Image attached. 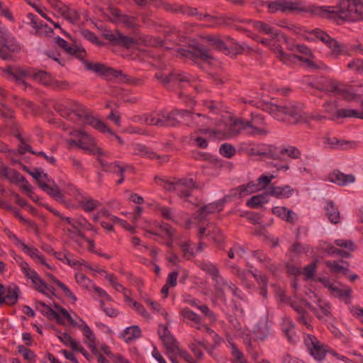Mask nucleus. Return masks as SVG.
<instances>
[{
  "label": "nucleus",
  "instance_id": "5",
  "mask_svg": "<svg viewBox=\"0 0 363 363\" xmlns=\"http://www.w3.org/2000/svg\"><path fill=\"white\" fill-rule=\"evenodd\" d=\"M183 120L189 126H196V131L201 134L209 135V137H218L221 130L220 129H211L208 127L211 125V119L201 113H194L189 111H184Z\"/></svg>",
  "mask_w": 363,
  "mask_h": 363
},
{
  "label": "nucleus",
  "instance_id": "3",
  "mask_svg": "<svg viewBox=\"0 0 363 363\" xmlns=\"http://www.w3.org/2000/svg\"><path fill=\"white\" fill-rule=\"evenodd\" d=\"M62 221L65 223L64 230L67 235L80 247L82 246V240L86 239L82 230L97 233L94 226L84 218H62Z\"/></svg>",
  "mask_w": 363,
  "mask_h": 363
},
{
  "label": "nucleus",
  "instance_id": "4",
  "mask_svg": "<svg viewBox=\"0 0 363 363\" xmlns=\"http://www.w3.org/2000/svg\"><path fill=\"white\" fill-rule=\"evenodd\" d=\"M155 78L165 86L172 84L181 89L189 90L192 88L199 91V85L196 83V78L191 77L187 73L174 72L169 74H164L158 72L155 74Z\"/></svg>",
  "mask_w": 363,
  "mask_h": 363
},
{
  "label": "nucleus",
  "instance_id": "15",
  "mask_svg": "<svg viewBox=\"0 0 363 363\" xmlns=\"http://www.w3.org/2000/svg\"><path fill=\"white\" fill-rule=\"evenodd\" d=\"M179 54L192 60L207 61L212 57L209 51L203 45L199 44L190 45L188 50L180 49Z\"/></svg>",
  "mask_w": 363,
  "mask_h": 363
},
{
  "label": "nucleus",
  "instance_id": "58",
  "mask_svg": "<svg viewBox=\"0 0 363 363\" xmlns=\"http://www.w3.org/2000/svg\"><path fill=\"white\" fill-rule=\"evenodd\" d=\"M324 111L331 116V119L336 120L335 118V113L337 112L338 104L336 101H328L323 104Z\"/></svg>",
  "mask_w": 363,
  "mask_h": 363
},
{
  "label": "nucleus",
  "instance_id": "54",
  "mask_svg": "<svg viewBox=\"0 0 363 363\" xmlns=\"http://www.w3.org/2000/svg\"><path fill=\"white\" fill-rule=\"evenodd\" d=\"M36 308L50 320H53L55 318L58 317L56 311H53L50 306H47L42 301L36 302Z\"/></svg>",
  "mask_w": 363,
  "mask_h": 363
},
{
  "label": "nucleus",
  "instance_id": "48",
  "mask_svg": "<svg viewBox=\"0 0 363 363\" xmlns=\"http://www.w3.org/2000/svg\"><path fill=\"white\" fill-rule=\"evenodd\" d=\"M6 72L10 77L15 79L19 84H25L24 78L26 76V72L18 67H7L5 69Z\"/></svg>",
  "mask_w": 363,
  "mask_h": 363
},
{
  "label": "nucleus",
  "instance_id": "27",
  "mask_svg": "<svg viewBox=\"0 0 363 363\" xmlns=\"http://www.w3.org/2000/svg\"><path fill=\"white\" fill-rule=\"evenodd\" d=\"M134 154L148 159L160 160L161 162H167L169 158L168 155L159 156L151 149L142 144H137L134 147Z\"/></svg>",
  "mask_w": 363,
  "mask_h": 363
},
{
  "label": "nucleus",
  "instance_id": "37",
  "mask_svg": "<svg viewBox=\"0 0 363 363\" xmlns=\"http://www.w3.org/2000/svg\"><path fill=\"white\" fill-rule=\"evenodd\" d=\"M213 137H209V135L201 134L199 131H195L189 136V140L191 144L200 148H206L208 147V140Z\"/></svg>",
  "mask_w": 363,
  "mask_h": 363
},
{
  "label": "nucleus",
  "instance_id": "62",
  "mask_svg": "<svg viewBox=\"0 0 363 363\" xmlns=\"http://www.w3.org/2000/svg\"><path fill=\"white\" fill-rule=\"evenodd\" d=\"M20 267L23 273L24 274L25 277L27 279H29L30 280L33 279H37V276H38V274L34 269L30 268L27 262H21L20 264Z\"/></svg>",
  "mask_w": 363,
  "mask_h": 363
},
{
  "label": "nucleus",
  "instance_id": "28",
  "mask_svg": "<svg viewBox=\"0 0 363 363\" xmlns=\"http://www.w3.org/2000/svg\"><path fill=\"white\" fill-rule=\"evenodd\" d=\"M303 302L311 311L316 314L318 318L321 319L324 316H329L330 314V307L329 304L320 298H318L315 303L317 307L311 305L307 301L303 300Z\"/></svg>",
  "mask_w": 363,
  "mask_h": 363
},
{
  "label": "nucleus",
  "instance_id": "33",
  "mask_svg": "<svg viewBox=\"0 0 363 363\" xmlns=\"http://www.w3.org/2000/svg\"><path fill=\"white\" fill-rule=\"evenodd\" d=\"M206 40L210 43V45L214 46L216 49L224 51L225 54L228 53V48L226 43H228L230 45L235 44L233 40L229 37H226V42H224L219 36L208 35L205 38Z\"/></svg>",
  "mask_w": 363,
  "mask_h": 363
},
{
  "label": "nucleus",
  "instance_id": "11",
  "mask_svg": "<svg viewBox=\"0 0 363 363\" xmlns=\"http://www.w3.org/2000/svg\"><path fill=\"white\" fill-rule=\"evenodd\" d=\"M304 343L308 351L316 360H323L325 354L329 352V347L320 342L318 338L313 335H307L304 337Z\"/></svg>",
  "mask_w": 363,
  "mask_h": 363
},
{
  "label": "nucleus",
  "instance_id": "21",
  "mask_svg": "<svg viewBox=\"0 0 363 363\" xmlns=\"http://www.w3.org/2000/svg\"><path fill=\"white\" fill-rule=\"evenodd\" d=\"M198 237L200 240L206 236H209L215 242H221L223 236L221 230L213 223H208L206 226L198 225Z\"/></svg>",
  "mask_w": 363,
  "mask_h": 363
},
{
  "label": "nucleus",
  "instance_id": "34",
  "mask_svg": "<svg viewBox=\"0 0 363 363\" xmlns=\"http://www.w3.org/2000/svg\"><path fill=\"white\" fill-rule=\"evenodd\" d=\"M274 146L272 145H262L260 147H252L249 150L250 155H258L261 156L265 160H273L274 157Z\"/></svg>",
  "mask_w": 363,
  "mask_h": 363
},
{
  "label": "nucleus",
  "instance_id": "12",
  "mask_svg": "<svg viewBox=\"0 0 363 363\" xmlns=\"http://www.w3.org/2000/svg\"><path fill=\"white\" fill-rule=\"evenodd\" d=\"M70 134L79 138L77 147L84 150L89 154L100 155L101 153V150L96 145L95 140L86 133L77 130L72 132Z\"/></svg>",
  "mask_w": 363,
  "mask_h": 363
},
{
  "label": "nucleus",
  "instance_id": "63",
  "mask_svg": "<svg viewBox=\"0 0 363 363\" xmlns=\"http://www.w3.org/2000/svg\"><path fill=\"white\" fill-rule=\"evenodd\" d=\"M325 264L334 273L341 272L345 274L349 271L348 268L341 266L337 261H326Z\"/></svg>",
  "mask_w": 363,
  "mask_h": 363
},
{
  "label": "nucleus",
  "instance_id": "20",
  "mask_svg": "<svg viewBox=\"0 0 363 363\" xmlns=\"http://www.w3.org/2000/svg\"><path fill=\"white\" fill-rule=\"evenodd\" d=\"M2 31L4 34L1 33L0 38H3V40L0 42V51L8 57L1 59L4 60H12L13 55L20 52L21 47L13 39L5 38L6 33L4 30H2Z\"/></svg>",
  "mask_w": 363,
  "mask_h": 363
},
{
  "label": "nucleus",
  "instance_id": "43",
  "mask_svg": "<svg viewBox=\"0 0 363 363\" xmlns=\"http://www.w3.org/2000/svg\"><path fill=\"white\" fill-rule=\"evenodd\" d=\"M183 38L184 36L181 35L180 33L175 28H170L169 30L165 32V48H170L169 47V43H172L173 45L179 44V43L183 41Z\"/></svg>",
  "mask_w": 363,
  "mask_h": 363
},
{
  "label": "nucleus",
  "instance_id": "6",
  "mask_svg": "<svg viewBox=\"0 0 363 363\" xmlns=\"http://www.w3.org/2000/svg\"><path fill=\"white\" fill-rule=\"evenodd\" d=\"M164 188L167 191L175 192L181 199H184L187 201L191 191L197 188V185L193 179L183 178L165 182Z\"/></svg>",
  "mask_w": 363,
  "mask_h": 363
},
{
  "label": "nucleus",
  "instance_id": "26",
  "mask_svg": "<svg viewBox=\"0 0 363 363\" xmlns=\"http://www.w3.org/2000/svg\"><path fill=\"white\" fill-rule=\"evenodd\" d=\"M53 255L60 261L67 264L71 267H79L84 264L82 259L78 258L69 252L65 250L64 252H54Z\"/></svg>",
  "mask_w": 363,
  "mask_h": 363
},
{
  "label": "nucleus",
  "instance_id": "60",
  "mask_svg": "<svg viewBox=\"0 0 363 363\" xmlns=\"http://www.w3.org/2000/svg\"><path fill=\"white\" fill-rule=\"evenodd\" d=\"M14 172L16 174V175L15 176L16 180H11V179H7V180L12 183L21 184V187L22 189H23L25 191L30 192V191H31L30 185L26 180V179L16 170H14Z\"/></svg>",
  "mask_w": 363,
  "mask_h": 363
},
{
  "label": "nucleus",
  "instance_id": "24",
  "mask_svg": "<svg viewBox=\"0 0 363 363\" xmlns=\"http://www.w3.org/2000/svg\"><path fill=\"white\" fill-rule=\"evenodd\" d=\"M223 210V203L221 201L208 203L200 208L195 213L194 218L199 223L206 219V218L213 213H219Z\"/></svg>",
  "mask_w": 363,
  "mask_h": 363
},
{
  "label": "nucleus",
  "instance_id": "16",
  "mask_svg": "<svg viewBox=\"0 0 363 363\" xmlns=\"http://www.w3.org/2000/svg\"><path fill=\"white\" fill-rule=\"evenodd\" d=\"M268 11L274 13L277 11L282 13L298 11L299 1H292L288 0H276L266 1Z\"/></svg>",
  "mask_w": 363,
  "mask_h": 363
},
{
  "label": "nucleus",
  "instance_id": "17",
  "mask_svg": "<svg viewBox=\"0 0 363 363\" xmlns=\"http://www.w3.org/2000/svg\"><path fill=\"white\" fill-rule=\"evenodd\" d=\"M199 267L213 277L216 282V288L218 290H228L234 293V289L219 276V272L216 265L211 262H204L201 263Z\"/></svg>",
  "mask_w": 363,
  "mask_h": 363
},
{
  "label": "nucleus",
  "instance_id": "19",
  "mask_svg": "<svg viewBox=\"0 0 363 363\" xmlns=\"http://www.w3.org/2000/svg\"><path fill=\"white\" fill-rule=\"evenodd\" d=\"M84 65L87 69L106 77H125L121 70H115L99 62H85Z\"/></svg>",
  "mask_w": 363,
  "mask_h": 363
},
{
  "label": "nucleus",
  "instance_id": "53",
  "mask_svg": "<svg viewBox=\"0 0 363 363\" xmlns=\"http://www.w3.org/2000/svg\"><path fill=\"white\" fill-rule=\"evenodd\" d=\"M33 78L36 82L44 85H51L52 79L51 75L44 71H38L33 74Z\"/></svg>",
  "mask_w": 363,
  "mask_h": 363
},
{
  "label": "nucleus",
  "instance_id": "14",
  "mask_svg": "<svg viewBox=\"0 0 363 363\" xmlns=\"http://www.w3.org/2000/svg\"><path fill=\"white\" fill-rule=\"evenodd\" d=\"M247 134L250 135L264 136L269 133L264 118L259 114L252 115L250 121H247Z\"/></svg>",
  "mask_w": 363,
  "mask_h": 363
},
{
  "label": "nucleus",
  "instance_id": "2",
  "mask_svg": "<svg viewBox=\"0 0 363 363\" xmlns=\"http://www.w3.org/2000/svg\"><path fill=\"white\" fill-rule=\"evenodd\" d=\"M54 108L62 117L69 118L77 123L78 126L89 125L99 131L106 130L109 131L106 128V124L94 117L86 108L76 101H61L55 104Z\"/></svg>",
  "mask_w": 363,
  "mask_h": 363
},
{
  "label": "nucleus",
  "instance_id": "13",
  "mask_svg": "<svg viewBox=\"0 0 363 363\" xmlns=\"http://www.w3.org/2000/svg\"><path fill=\"white\" fill-rule=\"evenodd\" d=\"M52 9L62 18L72 23H75L79 19V14L60 0H48Z\"/></svg>",
  "mask_w": 363,
  "mask_h": 363
},
{
  "label": "nucleus",
  "instance_id": "61",
  "mask_svg": "<svg viewBox=\"0 0 363 363\" xmlns=\"http://www.w3.org/2000/svg\"><path fill=\"white\" fill-rule=\"evenodd\" d=\"M348 69L356 72L359 74H363V60L359 58H356L351 60L347 65Z\"/></svg>",
  "mask_w": 363,
  "mask_h": 363
},
{
  "label": "nucleus",
  "instance_id": "50",
  "mask_svg": "<svg viewBox=\"0 0 363 363\" xmlns=\"http://www.w3.org/2000/svg\"><path fill=\"white\" fill-rule=\"evenodd\" d=\"M267 194H259L252 196L247 201V206L250 208H258L268 202Z\"/></svg>",
  "mask_w": 363,
  "mask_h": 363
},
{
  "label": "nucleus",
  "instance_id": "64",
  "mask_svg": "<svg viewBox=\"0 0 363 363\" xmlns=\"http://www.w3.org/2000/svg\"><path fill=\"white\" fill-rule=\"evenodd\" d=\"M80 321L82 322L81 330L89 340V346L92 347L94 344V335L91 328L82 319Z\"/></svg>",
  "mask_w": 363,
  "mask_h": 363
},
{
  "label": "nucleus",
  "instance_id": "1",
  "mask_svg": "<svg viewBox=\"0 0 363 363\" xmlns=\"http://www.w3.org/2000/svg\"><path fill=\"white\" fill-rule=\"evenodd\" d=\"M298 11L330 20L357 21L363 19V0H339L334 6L305 5L299 1Z\"/></svg>",
  "mask_w": 363,
  "mask_h": 363
},
{
  "label": "nucleus",
  "instance_id": "39",
  "mask_svg": "<svg viewBox=\"0 0 363 363\" xmlns=\"http://www.w3.org/2000/svg\"><path fill=\"white\" fill-rule=\"evenodd\" d=\"M324 143L328 145L329 148L332 149H347V146L350 148L354 147L355 144L349 141L340 140L336 138L325 137Z\"/></svg>",
  "mask_w": 363,
  "mask_h": 363
},
{
  "label": "nucleus",
  "instance_id": "49",
  "mask_svg": "<svg viewBox=\"0 0 363 363\" xmlns=\"http://www.w3.org/2000/svg\"><path fill=\"white\" fill-rule=\"evenodd\" d=\"M178 246L184 259L189 260L195 256V252L191 247V242L189 240L180 241L178 243Z\"/></svg>",
  "mask_w": 363,
  "mask_h": 363
},
{
  "label": "nucleus",
  "instance_id": "57",
  "mask_svg": "<svg viewBox=\"0 0 363 363\" xmlns=\"http://www.w3.org/2000/svg\"><path fill=\"white\" fill-rule=\"evenodd\" d=\"M357 111L355 109L350 108H339L335 113V118H357Z\"/></svg>",
  "mask_w": 363,
  "mask_h": 363
},
{
  "label": "nucleus",
  "instance_id": "23",
  "mask_svg": "<svg viewBox=\"0 0 363 363\" xmlns=\"http://www.w3.org/2000/svg\"><path fill=\"white\" fill-rule=\"evenodd\" d=\"M184 110H174L171 112L162 111L159 113L160 127L175 126L179 123V119H183Z\"/></svg>",
  "mask_w": 363,
  "mask_h": 363
},
{
  "label": "nucleus",
  "instance_id": "22",
  "mask_svg": "<svg viewBox=\"0 0 363 363\" xmlns=\"http://www.w3.org/2000/svg\"><path fill=\"white\" fill-rule=\"evenodd\" d=\"M105 14L111 21L120 23L128 28H132L136 26V20L134 17L122 15L116 8H108Z\"/></svg>",
  "mask_w": 363,
  "mask_h": 363
},
{
  "label": "nucleus",
  "instance_id": "18",
  "mask_svg": "<svg viewBox=\"0 0 363 363\" xmlns=\"http://www.w3.org/2000/svg\"><path fill=\"white\" fill-rule=\"evenodd\" d=\"M247 121L240 118L230 120L224 130L219 128L221 132L218 137H235L239 135L242 130L247 132Z\"/></svg>",
  "mask_w": 363,
  "mask_h": 363
},
{
  "label": "nucleus",
  "instance_id": "38",
  "mask_svg": "<svg viewBox=\"0 0 363 363\" xmlns=\"http://www.w3.org/2000/svg\"><path fill=\"white\" fill-rule=\"evenodd\" d=\"M41 188L57 201H63V194L52 181L48 179L45 183H42Z\"/></svg>",
  "mask_w": 363,
  "mask_h": 363
},
{
  "label": "nucleus",
  "instance_id": "7",
  "mask_svg": "<svg viewBox=\"0 0 363 363\" xmlns=\"http://www.w3.org/2000/svg\"><path fill=\"white\" fill-rule=\"evenodd\" d=\"M313 34L322 41L329 49L330 55L334 59H338L340 55H349L346 47L328 33L320 29H314Z\"/></svg>",
  "mask_w": 363,
  "mask_h": 363
},
{
  "label": "nucleus",
  "instance_id": "10",
  "mask_svg": "<svg viewBox=\"0 0 363 363\" xmlns=\"http://www.w3.org/2000/svg\"><path fill=\"white\" fill-rule=\"evenodd\" d=\"M312 118V116L303 111V107L300 105L289 104L285 106L284 120L292 124L308 123Z\"/></svg>",
  "mask_w": 363,
  "mask_h": 363
},
{
  "label": "nucleus",
  "instance_id": "42",
  "mask_svg": "<svg viewBox=\"0 0 363 363\" xmlns=\"http://www.w3.org/2000/svg\"><path fill=\"white\" fill-rule=\"evenodd\" d=\"M325 209L326 211V215L331 223L337 224L340 222V211L333 201H327Z\"/></svg>",
  "mask_w": 363,
  "mask_h": 363
},
{
  "label": "nucleus",
  "instance_id": "55",
  "mask_svg": "<svg viewBox=\"0 0 363 363\" xmlns=\"http://www.w3.org/2000/svg\"><path fill=\"white\" fill-rule=\"evenodd\" d=\"M253 255L254 257L262 263L269 270L274 272L277 269L276 266L271 263L270 258L262 252L255 251Z\"/></svg>",
  "mask_w": 363,
  "mask_h": 363
},
{
  "label": "nucleus",
  "instance_id": "31",
  "mask_svg": "<svg viewBox=\"0 0 363 363\" xmlns=\"http://www.w3.org/2000/svg\"><path fill=\"white\" fill-rule=\"evenodd\" d=\"M294 190L289 185L283 186H270L267 189V194L274 196L278 199H284L290 197Z\"/></svg>",
  "mask_w": 363,
  "mask_h": 363
},
{
  "label": "nucleus",
  "instance_id": "46",
  "mask_svg": "<svg viewBox=\"0 0 363 363\" xmlns=\"http://www.w3.org/2000/svg\"><path fill=\"white\" fill-rule=\"evenodd\" d=\"M284 108L285 106H281L271 103L264 106V110L278 120H284Z\"/></svg>",
  "mask_w": 363,
  "mask_h": 363
},
{
  "label": "nucleus",
  "instance_id": "41",
  "mask_svg": "<svg viewBox=\"0 0 363 363\" xmlns=\"http://www.w3.org/2000/svg\"><path fill=\"white\" fill-rule=\"evenodd\" d=\"M165 9L167 11H172L174 13H181L182 14L189 15V16H196L198 15L197 9L191 8L186 6L179 5V4H166Z\"/></svg>",
  "mask_w": 363,
  "mask_h": 363
},
{
  "label": "nucleus",
  "instance_id": "32",
  "mask_svg": "<svg viewBox=\"0 0 363 363\" xmlns=\"http://www.w3.org/2000/svg\"><path fill=\"white\" fill-rule=\"evenodd\" d=\"M79 206L85 212H92L100 207L101 203L91 196H82L78 199Z\"/></svg>",
  "mask_w": 363,
  "mask_h": 363
},
{
  "label": "nucleus",
  "instance_id": "51",
  "mask_svg": "<svg viewBox=\"0 0 363 363\" xmlns=\"http://www.w3.org/2000/svg\"><path fill=\"white\" fill-rule=\"evenodd\" d=\"M47 277L54 283H55L65 293V296L74 302L77 301L76 296L69 289V288L65 285L62 282L55 277L52 274H47Z\"/></svg>",
  "mask_w": 363,
  "mask_h": 363
},
{
  "label": "nucleus",
  "instance_id": "47",
  "mask_svg": "<svg viewBox=\"0 0 363 363\" xmlns=\"http://www.w3.org/2000/svg\"><path fill=\"white\" fill-rule=\"evenodd\" d=\"M31 281L33 283V287L39 292L47 296H49L50 293L54 294V289L52 287L48 286L39 275L37 276V279H33L31 280Z\"/></svg>",
  "mask_w": 363,
  "mask_h": 363
},
{
  "label": "nucleus",
  "instance_id": "52",
  "mask_svg": "<svg viewBox=\"0 0 363 363\" xmlns=\"http://www.w3.org/2000/svg\"><path fill=\"white\" fill-rule=\"evenodd\" d=\"M141 331L138 326L133 325L127 328L124 331V337L126 342H130L140 336Z\"/></svg>",
  "mask_w": 363,
  "mask_h": 363
},
{
  "label": "nucleus",
  "instance_id": "29",
  "mask_svg": "<svg viewBox=\"0 0 363 363\" xmlns=\"http://www.w3.org/2000/svg\"><path fill=\"white\" fill-rule=\"evenodd\" d=\"M301 151L294 146L287 147H278L274 146V160H282L285 155L292 158L298 159L301 157Z\"/></svg>",
  "mask_w": 363,
  "mask_h": 363
},
{
  "label": "nucleus",
  "instance_id": "30",
  "mask_svg": "<svg viewBox=\"0 0 363 363\" xmlns=\"http://www.w3.org/2000/svg\"><path fill=\"white\" fill-rule=\"evenodd\" d=\"M328 180L337 185L345 186L355 180L352 174H345L340 171H334L328 174Z\"/></svg>",
  "mask_w": 363,
  "mask_h": 363
},
{
  "label": "nucleus",
  "instance_id": "35",
  "mask_svg": "<svg viewBox=\"0 0 363 363\" xmlns=\"http://www.w3.org/2000/svg\"><path fill=\"white\" fill-rule=\"evenodd\" d=\"M133 121L139 122L147 125L160 126L159 113H145L140 116H136L133 118Z\"/></svg>",
  "mask_w": 363,
  "mask_h": 363
},
{
  "label": "nucleus",
  "instance_id": "44",
  "mask_svg": "<svg viewBox=\"0 0 363 363\" xmlns=\"http://www.w3.org/2000/svg\"><path fill=\"white\" fill-rule=\"evenodd\" d=\"M20 289L16 284H9L6 289V298L7 305L13 306L17 303Z\"/></svg>",
  "mask_w": 363,
  "mask_h": 363
},
{
  "label": "nucleus",
  "instance_id": "8",
  "mask_svg": "<svg viewBox=\"0 0 363 363\" xmlns=\"http://www.w3.org/2000/svg\"><path fill=\"white\" fill-rule=\"evenodd\" d=\"M281 38H277L275 36H270V43L269 48L272 50L276 55L278 59L281 61L284 64L291 65L296 63L298 60L302 61L303 58L296 55H289L285 53L281 45V43L286 42V38L281 33Z\"/></svg>",
  "mask_w": 363,
  "mask_h": 363
},
{
  "label": "nucleus",
  "instance_id": "9",
  "mask_svg": "<svg viewBox=\"0 0 363 363\" xmlns=\"http://www.w3.org/2000/svg\"><path fill=\"white\" fill-rule=\"evenodd\" d=\"M329 91L341 96L347 101H360L363 108V94L356 93L354 89L337 81L332 80L329 82Z\"/></svg>",
  "mask_w": 363,
  "mask_h": 363
},
{
  "label": "nucleus",
  "instance_id": "45",
  "mask_svg": "<svg viewBox=\"0 0 363 363\" xmlns=\"http://www.w3.org/2000/svg\"><path fill=\"white\" fill-rule=\"evenodd\" d=\"M258 184L253 182H250L247 184L241 185L235 189V195H238L240 197L245 196L250 194L255 193L260 190Z\"/></svg>",
  "mask_w": 363,
  "mask_h": 363
},
{
  "label": "nucleus",
  "instance_id": "59",
  "mask_svg": "<svg viewBox=\"0 0 363 363\" xmlns=\"http://www.w3.org/2000/svg\"><path fill=\"white\" fill-rule=\"evenodd\" d=\"M335 296H337L340 298H350L352 294L351 288L347 286L342 289H340L335 286L332 291H330Z\"/></svg>",
  "mask_w": 363,
  "mask_h": 363
},
{
  "label": "nucleus",
  "instance_id": "56",
  "mask_svg": "<svg viewBox=\"0 0 363 363\" xmlns=\"http://www.w3.org/2000/svg\"><path fill=\"white\" fill-rule=\"evenodd\" d=\"M162 341L167 352L170 354H174L175 351H178V343L172 335H169V336L162 339Z\"/></svg>",
  "mask_w": 363,
  "mask_h": 363
},
{
  "label": "nucleus",
  "instance_id": "36",
  "mask_svg": "<svg viewBox=\"0 0 363 363\" xmlns=\"http://www.w3.org/2000/svg\"><path fill=\"white\" fill-rule=\"evenodd\" d=\"M252 25L253 27L260 33L269 35V36H275L277 38L281 37V32L266 23L262 21H253Z\"/></svg>",
  "mask_w": 363,
  "mask_h": 363
},
{
  "label": "nucleus",
  "instance_id": "40",
  "mask_svg": "<svg viewBox=\"0 0 363 363\" xmlns=\"http://www.w3.org/2000/svg\"><path fill=\"white\" fill-rule=\"evenodd\" d=\"M146 233L157 236H162L167 239H172L174 234V230L169 224L162 223L157 226V230L153 231L147 230Z\"/></svg>",
  "mask_w": 363,
  "mask_h": 363
},
{
  "label": "nucleus",
  "instance_id": "25",
  "mask_svg": "<svg viewBox=\"0 0 363 363\" xmlns=\"http://www.w3.org/2000/svg\"><path fill=\"white\" fill-rule=\"evenodd\" d=\"M180 314L186 323H187L189 324L194 323L196 325H198V326L196 327V328L198 330H202L203 328L209 333H211L213 332L207 325H200L201 317L199 315H197L196 313H195L194 312H193L192 311H191L189 308H183L180 311Z\"/></svg>",
  "mask_w": 363,
  "mask_h": 363
}]
</instances>
